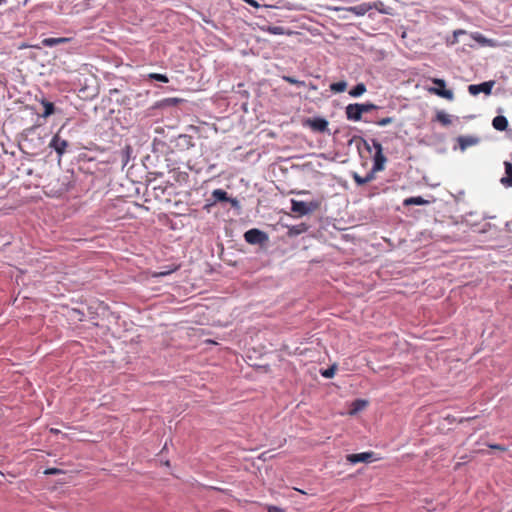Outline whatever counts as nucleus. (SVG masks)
<instances>
[{
  "instance_id": "10",
  "label": "nucleus",
  "mask_w": 512,
  "mask_h": 512,
  "mask_svg": "<svg viewBox=\"0 0 512 512\" xmlns=\"http://www.w3.org/2000/svg\"><path fill=\"white\" fill-rule=\"evenodd\" d=\"M459 148L464 151L468 147L474 146L479 142V139L474 136H459L457 139Z\"/></svg>"
},
{
  "instance_id": "23",
  "label": "nucleus",
  "mask_w": 512,
  "mask_h": 512,
  "mask_svg": "<svg viewBox=\"0 0 512 512\" xmlns=\"http://www.w3.org/2000/svg\"><path fill=\"white\" fill-rule=\"evenodd\" d=\"M178 268H179V266H172V267H169L168 269H163L162 271L154 272L152 274V276L153 277H163V276L171 274L172 272H175L176 270H178Z\"/></svg>"
},
{
  "instance_id": "20",
  "label": "nucleus",
  "mask_w": 512,
  "mask_h": 512,
  "mask_svg": "<svg viewBox=\"0 0 512 512\" xmlns=\"http://www.w3.org/2000/svg\"><path fill=\"white\" fill-rule=\"evenodd\" d=\"M41 103L44 107V112L42 113L43 117H49L50 115H52L54 113L55 107L52 102H49L44 99L41 101Z\"/></svg>"
},
{
  "instance_id": "22",
  "label": "nucleus",
  "mask_w": 512,
  "mask_h": 512,
  "mask_svg": "<svg viewBox=\"0 0 512 512\" xmlns=\"http://www.w3.org/2000/svg\"><path fill=\"white\" fill-rule=\"evenodd\" d=\"M262 30L273 35H283L286 33L284 27L282 26H267L262 28Z\"/></svg>"
},
{
  "instance_id": "8",
  "label": "nucleus",
  "mask_w": 512,
  "mask_h": 512,
  "mask_svg": "<svg viewBox=\"0 0 512 512\" xmlns=\"http://www.w3.org/2000/svg\"><path fill=\"white\" fill-rule=\"evenodd\" d=\"M345 113L348 120L357 122L362 119V113L359 103L347 105Z\"/></svg>"
},
{
  "instance_id": "16",
  "label": "nucleus",
  "mask_w": 512,
  "mask_h": 512,
  "mask_svg": "<svg viewBox=\"0 0 512 512\" xmlns=\"http://www.w3.org/2000/svg\"><path fill=\"white\" fill-rule=\"evenodd\" d=\"M426 204H428V201L425 200L424 198H422L421 196L409 197L403 201L404 206L426 205Z\"/></svg>"
},
{
  "instance_id": "14",
  "label": "nucleus",
  "mask_w": 512,
  "mask_h": 512,
  "mask_svg": "<svg viewBox=\"0 0 512 512\" xmlns=\"http://www.w3.org/2000/svg\"><path fill=\"white\" fill-rule=\"evenodd\" d=\"M504 166L506 176L501 179V183L507 187H512V163L505 162Z\"/></svg>"
},
{
  "instance_id": "29",
  "label": "nucleus",
  "mask_w": 512,
  "mask_h": 512,
  "mask_svg": "<svg viewBox=\"0 0 512 512\" xmlns=\"http://www.w3.org/2000/svg\"><path fill=\"white\" fill-rule=\"evenodd\" d=\"M283 79L288 82L289 84L293 85H303L304 82L298 81L297 79L290 77V76H284Z\"/></svg>"
},
{
  "instance_id": "31",
  "label": "nucleus",
  "mask_w": 512,
  "mask_h": 512,
  "mask_svg": "<svg viewBox=\"0 0 512 512\" xmlns=\"http://www.w3.org/2000/svg\"><path fill=\"white\" fill-rule=\"evenodd\" d=\"M178 102H180V99H178V98H167L162 101L161 105H175Z\"/></svg>"
},
{
  "instance_id": "41",
  "label": "nucleus",
  "mask_w": 512,
  "mask_h": 512,
  "mask_svg": "<svg viewBox=\"0 0 512 512\" xmlns=\"http://www.w3.org/2000/svg\"><path fill=\"white\" fill-rule=\"evenodd\" d=\"M5 2V0H0V5L3 4Z\"/></svg>"
},
{
  "instance_id": "33",
  "label": "nucleus",
  "mask_w": 512,
  "mask_h": 512,
  "mask_svg": "<svg viewBox=\"0 0 512 512\" xmlns=\"http://www.w3.org/2000/svg\"><path fill=\"white\" fill-rule=\"evenodd\" d=\"M44 473L46 475H56V474H60L61 470L58 469V468H48V469L45 470Z\"/></svg>"
},
{
  "instance_id": "6",
  "label": "nucleus",
  "mask_w": 512,
  "mask_h": 512,
  "mask_svg": "<svg viewBox=\"0 0 512 512\" xmlns=\"http://www.w3.org/2000/svg\"><path fill=\"white\" fill-rule=\"evenodd\" d=\"M328 121L321 117L308 118L304 125L310 127L315 132H326L328 130Z\"/></svg>"
},
{
  "instance_id": "30",
  "label": "nucleus",
  "mask_w": 512,
  "mask_h": 512,
  "mask_svg": "<svg viewBox=\"0 0 512 512\" xmlns=\"http://www.w3.org/2000/svg\"><path fill=\"white\" fill-rule=\"evenodd\" d=\"M372 146L375 149V153H382L383 152V148H382L381 143L379 141H377L376 139H372Z\"/></svg>"
},
{
  "instance_id": "32",
  "label": "nucleus",
  "mask_w": 512,
  "mask_h": 512,
  "mask_svg": "<svg viewBox=\"0 0 512 512\" xmlns=\"http://www.w3.org/2000/svg\"><path fill=\"white\" fill-rule=\"evenodd\" d=\"M473 38L479 42V43H482V44H486V43H489L490 41L487 40L484 36H482L481 34L479 33H476L475 35H473Z\"/></svg>"
},
{
  "instance_id": "27",
  "label": "nucleus",
  "mask_w": 512,
  "mask_h": 512,
  "mask_svg": "<svg viewBox=\"0 0 512 512\" xmlns=\"http://www.w3.org/2000/svg\"><path fill=\"white\" fill-rule=\"evenodd\" d=\"M335 372H336V367L335 366H331L329 367L328 369L324 370L321 372V375L324 377V378H332L334 375H335Z\"/></svg>"
},
{
  "instance_id": "21",
  "label": "nucleus",
  "mask_w": 512,
  "mask_h": 512,
  "mask_svg": "<svg viewBox=\"0 0 512 512\" xmlns=\"http://www.w3.org/2000/svg\"><path fill=\"white\" fill-rule=\"evenodd\" d=\"M346 88H347L346 81H339V82L332 83L330 85V90L335 93H342L346 90Z\"/></svg>"
},
{
  "instance_id": "13",
  "label": "nucleus",
  "mask_w": 512,
  "mask_h": 512,
  "mask_svg": "<svg viewBox=\"0 0 512 512\" xmlns=\"http://www.w3.org/2000/svg\"><path fill=\"white\" fill-rule=\"evenodd\" d=\"M493 127L498 131H504L508 127V120L505 116H496L492 121Z\"/></svg>"
},
{
  "instance_id": "36",
  "label": "nucleus",
  "mask_w": 512,
  "mask_h": 512,
  "mask_svg": "<svg viewBox=\"0 0 512 512\" xmlns=\"http://www.w3.org/2000/svg\"><path fill=\"white\" fill-rule=\"evenodd\" d=\"M243 1L255 8H258L260 6L256 0H243Z\"/></svg>"
},
{
  "instance_id": "7",
  "label": "nucleus",
  "mask_w": 512,
  "mask_h": 512,
  "mask_svg": "<svg viewBox=\"0 0 512 512\" xmlns=\"http://www.w3.org/2000/svg\"><path fill=\"white\" fill-rule=\"evenodd\" d=\"M494 86V81H487V82H483L481 84H472V85H469L468 87V91L471 95H478L479 93L483 92L485 93L486 95H489L492 91V88Z\"/></svg>"
},
{
  "instance_id": "37",
  "label": "nucleus",
  "mask_w": 512,
  "mask_h": 512,
  "mask_svg": "<svg viewBox=\"0 0 512 512\" xmlns=\"http://www.w3.org/2000/svg\"><path fill=\"white\" fill-rule=\"evenodd\" d=\"M268 512H283V510L276 506H270Z\"/></svg>"
},
{
  "instance_id": "26",
  "label": "nucleus",
  "mask_w": 512,
  "mask_h": 512,
  "mask_svg": "<svg viewBox=\"0 0 512 512\" xmlns=\"http://www.w3.org/2000/svg\"><path fill=\"white\" fill-rule=\"evenodd\" d=\"M360 108H361V113L363 114V113H367L372 110H375L378 107L373 103H363V104H360Z\"/></svg>"
},
{
  "instance_id": "12",
  "label": "nucleus",
  "mask_w": 512,
  "mask_h": 512,
  "mask_svg": "<svg viewBox=\"0 0 512 512\" xmlns=\"http://www.w3.org/2000/svg\"><path fill=\"white\" fill-rule=\"evenodd\" d=\"M69 41H70V38H67V37H58V38L49 37V38H44L41 41V44L44 47H53V46L67 43Z\"/></svg>"
},
{
  "instance_id": "38",
  "label": "nucleus",
  "mask_w": 512,
  "mask_h": 512,
  "mask_svg": "<svg viewBox=\"0 0 512 512\" xmlns=\"http://www.w3.org/2000/svg\"><path fill=\"white\" fill-rule=\"evenodd\" d=\"M50 432H51V433H54V434H58L60 431H59L58 429L51 428V429H50Z\"/></svg>"
},
{
  "instance_id": "19",
  "label": "nucleus",
  "mask_w": 512,
  "mask_h": 512,
  "mask_svg": "<svg viewBox=\"0 0 512 512\" xmlns=\"http://www.w3.org/2000/svg\"><path fill=\"white\" fill-rule=\"evenodd\" d=\"M436 120L444 126H448L451 124V117L449 114L444 111H438L436 114Z\"/></svg>"
},
{
  "instance_id": "40",
  "label": "nucleus",
  "mask_w": 512,
  "mask_h": 512,
  "mask_svg": "<svg viewBox=\"0 0 512 512\" xmlns=\"http://www.w3.org/2000/svg\"><path fill=\"white\" fill-rule=\"evenodd\" d=\"M301 193H302V194H308L309 192H308V191H306V190H303Z\"/></svg>"
},
{
  "instance_id": "35",
  "label": "nucleus",
  "mask_w": 512,
  "mask_h": 512,
  "mask_svg": "<svg viewBox=\"0 0 512 512\" xmlns=\"http://www.w3.org/2000/svg\"><path fill=\"white\" fill-rule=\"evenodd\" d=\"M488 447L491 448V449H494V450H499V451H506L507 450V447H505L503 445H500V444H489Z\"/></svg>"
},
{
  "instance_id": "24",
  "label": "nucleus",
  "mask_w": 512,
  "mask_h": 512,
  "mask_svg": "<svg viewBox=\"0 0 512 512\" xmlns=\"http://www.w3.org/2000/svg\"><path fill=\"white\" fill-rule=\"evenodd\" d=\"M148 78L151 80H156V81L162 82V83L169 82V79L166 75L159 74V73H150V74H148Z\"/></svg>"
},
{
  "instance_id": "39",
  "label": "nucleus",
  "mask_w": 512,
  "mask_h": 512,
  "mask_svg": "<svg viewBox=\"0 0 512 512\" xmlns=\"http://www.w3.org/2000/svg\"><path fill=\"white\" fill-rule=\"evenodd\" d=\"M464 33H465V31H463V30H458V31H455V32H454V35H455V36H457L458 34H464Z\"/></svg>"
},
{
  "instance_id": "1",
  "label": "nucleus",
  "mask_w": 512,
  "mask_h": 512,
  "mask_svg": "<svg viewBox=\"0 0 512 512\" xmlns=\"http://www.w3.org/2000/svg\"><path fill=\"white\" fill-rule=\"evenodd\" d=\"M321 206L320 201L303 202L291 200V210L298 216H304L318 210Z\"/></svg>"
},
{
  "instance_id": "2",
  "label": "nucleus",
  "mask_w": 512,
  "mask_h": 512,
  "mask_svg": "<svg viewBox=\"0 0 512 512\" xmlns=\"http://www.w3.org/2000/svg\"><path fill=\"white\" fill-rule=\"evenodd\" d=\"M432 83L435 84L437 87H430L428 88V92L434 95H437L439 97H442L447 100H453L454 99V93L450 89H446V82L443 79L439 78H433L431 79Z\"/></svg>"
},
{
  "instance_id": "3",
  "label": "nucleus",
  "mask_w": 512,
  "mask_h": 512,
  "mask_svg": "<svg viewBox=\"0 0 512 512\" xmlns=\"http://www.w3.org/2000/svg\"><path fill=\"white\" fill-rule=\"evenodd\" d=\"M378 3H361L356 6H350V7H337V11H346L353 13L356 16H364L367 12H369L372 9H377Z\"/></svg>"
},
{
  "instance_id": "5",
  "label": "nucleus",
  "mask_w": 512,
  "mask_h": 512,
  "mask_svg": "<svg viewBox=\"0 0 512 512\" xmlns=\"http://www.w3.org/2000/svg\"><path fill=\"white\" fill-rule=\"evenodd\" d=\"M380 458L375 457V453L373 451L356 453V454H348L346 456V460L351 464H357L360 462L369 463L372 461H377Z\"/></svg>"
},
{
  "instance_id": "18",
  "label": "nucleus",
  "mask_w": 512,
  "mask_h": 512,
  "mask_svg": "<svg viewBox=\"0 0 512 512\" xmlns=\"http://www.w3.org/2000/svg\"><path fill=\"white\" fill-rule=\"evenodd\" d=\"M366 92V86L364 83H358L349 91L351 97H359Z\"/></svg>"
},
{
  "instance_id": "4",
  "label": "nucleus",
  "mask_w": 512,
  "mask_h": 512,
  "mask_svg": "<svg viewBox=\"0 0 512 512\" xmlns=\"http://www.w3.org/2000/svg\"><path fill=\"white\" fill-rule=\"evenodd\" d=\"M244 239L251 245L263 244L268 240V235L257 228H253L244 233Z\"/></svg>"
},
{
  "instance_id": "9",
  "label": "nucleus",
  "mask_w": 512,
  "mask_h": 512,
  "mask_svg": "<svg viewBox=\"0 0 512 512\" xmlns=\"http://www.w3.org/2000/svg\"><path fill=\"white\" fill-rule=\"evenodd\" d=\"M50 147L53 148L59 155H62L68 147V142L56 134L50 141Z\"/></svg>"
},
{
  "instance_id": "17",
  "label": "nucleus",
  "mask_w": 512,
  "mask_h": 512,
  "mask_svg": "<svg viewBox=\"0 0 512 512\" xmlns=\"http://www.w3.org/2000/svg\"><path fill=\"white\" fill-rule=\"evenodd\" d=\"M212 197L214 198L215 201H219V202L229 201L227 192L222 189L213 190Z\"/></svg>"
},
{
  "instance_id": "34",
  "label": "nucleus",
  "mask_w": 512,
  "mask_h": 512,
  "mask_svg": "<svg viewBox=\"0 0 512 512\" xmlns=\"http://www.w3.org/2000/svg\"><path fill=\"white\" fill-rule=\"evenodd\" d=\"M354 405H355V408L353 409V412H355V411L361 409L362 407H364L366 405V401L357 400V401H355Z\"/></svg>"
},
{
  "instance_id": "28",
  "label": "nucleus",
  "mask_w": 512,
  "mask_h": 512,
  "mask_svg": "<svg viewBox=\"0 0 512 512\" xmlns=\"http://www.w3.org/2000/svg\"><path fill=\"white\" fill-rule=\"evenodd\" d=\"M394 119L392 117H385L376 122L378 126L384 127L391 123H393Z\"/></svg>"
},
{
  "instance_id": "15",
  "label": "nucleus",
  "mask_w": 512,
  "mask_h": 512,
  "mask_svg": "<svg viewBox=\"0 0 512 512\" xmlns=\"http://www.w3.org/2000/svg\"><path fill=\"white\" fill-rule=\"evenodd\" d=\"M375 173L376 172H373V170H371L369 173L366 174L365 177H361L358 174H354L353 179L356 184L364 185V184L369 183L375 179Z\"/></svg>"
},
{
  "instance_id": "11",
  "label": "nucleus",
  "mask_w": 512,
  "mask_h": 512,
  "mask_svg": "<svg viewBox=\"0 0 512 512\" xmlns=\"http://www.w3.org/2000/svg\"><path fill=\"white\" fill-rule=\"evenodd\" d=\"M386 161H387V158L385 157L383 152L375 153V155L373 157V167H372L373 172L383 171L385 169Z\"/></svg>"
},
{
  "instance_id": "25",
  "label": "nucleus",
  "mask_w": 512,
  "mask_h": 512,
  "mask_svg": "<svg viewBox=\"0 0 512 512\" xmlns=\"http://www.w3.org/2000/svg\"><path fill=\"white\" fill-rule=\"evenodd\" d=\"M304 231H306V227L304 224L301 226H292L291 228H289L288 235L289 236L298 235Z\"/></svg>"
}]
</instances>
